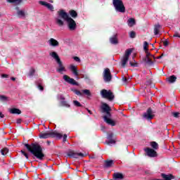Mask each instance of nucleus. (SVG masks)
<instances>
[{"label": "nucleus", "instance_id": "1", "mask_svg": "<svg viewBox=\"0 0 180 180\" xmlns=\"http://www.w3.org/2000/svg\"><path fill=\"white\" fill-rule=\"evenodd\" d=\"M25 147L27 148L29 153H31L34 157H36L38 160H43L45 155L43 153V148L38 143H32L30 145L29 143H25Z\"/></svg>", "mask_w": 180, "mask_h": 180}, {"label": "nucleus", "instance_id": "2", "mask_svg": "<svg viewBox=\"0 0 180 180\" xmlns=\"http://www.w3.org/2000/svg\"><path fill=\"white\" fill-rule=\"evenodd\" d=\"M101 113H105V115L103 116L104 122L107 123V124H110V126H116V123L113 120L110 119L112 117V108L108 103H102L101 105Z\"/></svg>", "mask_w": 180, "mask_h": 180}, {"label": "nucleus", "instance_id": "3", "mask_svg": "<svg viewBox=\"0 0 180 180\" xmlns=\"http://www.w3.org/2000/svg\"><path fill=\"white\" fill-rule=\"evenodd\" d=\"M58 15L59 18H61L63 20L67 22L69 30H75L77 29V22H75V20H74L72 18L70 17L68 13L64 10L58 11Z\"/></svg>", "mask_w": 180, "mask_h": 180}, {"label": "nucleus", "instance_id": "4", "mask_svg": "<svg viewBox=\"0 0 180 180\" xmlns=\"http://www.w3.org/2000/svg\"><path fill=\"white\" fill-rule=\"evenodd\" d=\"M62 139L63 134L60 133H57V131H54L53 130L49 131L47 132H41L39 134V139Z\"/></svg>", "mask_w": 180, "mask_h": 180}, {"label": "nucleus", "instance_id": "5", "mask_svg": "<svg viewBox=\"0 0 180 180\" xmlns=\"http://www.w3.org/2000/svg\"><path fill=\"white\" fill-rule=\"evenodd\" d=\"M49 56H51L52 58H54V60H56L57 64L58 65L59 68L57 69L58 72H63V71H65V68L63 65V62L61 61L60 56H58V54H57V52H51L49 53Z\"/></svg>", "mask_w": 180, "mask_h": 180}, {"label": "nucleus", "instance_id": "6", "mask_svg": "<svg viewBox=\"0 0 180 180\" xmlns=\"http://www.w3.org/2000/svg\"><path fill=\"white\" fill-rule=\"evenodd\" d=\"M112 5L117 12H120L121 13L126 12V7L122 0H112Z\"/></svg>", "mask_w": 180, "mask_h": 180}, {"label": "nucleus", "instance_id": "7", "mask_svg": "<svg viewBox=\"0 0 180 180\" xmlns=\"http://www.w3.org/2000/svg\"><path fill=\"white\" fill-rule=\"evenodd\" d=\"M101 95L104 99H108L110 102H112L115 99V94L112 92V90L103 89L101 91Z\"/></svg>", "mask_w": 180, "mask_h": 180}, {"label": "nucleus", "instance_id": "8", "mask_svg": "<svg viewBox=\"0 0 180 180\" xmlns=\"http://www.w3.org/2000/svg\"><path fill=\"white\" fill-rule=\"evenodd\" d=\"M103 77L105 82H110L112 81V73H110V68H107L104 69Z\"/></svg>", "mask_w": 180, "mask_h": 180}, {"label": "nucleus", "instance_id": "9", "mask_svg": "<svg viewBox=\"0 0 180 180\" xmlns=\"http://www.w3.org/2000/svg\"><path fill=\"white\" fill-rule=\"evenodd\" d=\"M68 157H70V158H78L79 157H81L82 158H84L85 157V155L82 153H77L74 150H69L67 154Z\"/></svg>", "mask_w": 180, "mask_h": 180}, {"label": "nucleus", "instance_id": "10", "mask_svg": "<svg viewBox=\"0 0 180 180\" xmlns=\"http://www.w3.org/2000/svg\"><path fill=\"white\" fill-rule=\"evenodd\" d=\"M144 151L146 153L148 157H150V158H155L158 155L157 151H155V149H153L151 148H146L144 149Z\"/></svg>", "mask_w": 180, "mask_h": 180}, {"label": "nucleus", "instance_id": "11", "mask_svg": "<svg viewBox=\"0 0 180 180\" xmlns=\"http://www.w3.org/2000/svg\"><path fill=\"white\" fill-rule=\"evenodd\" d=\"M143 116L145 119H146V120H152V119H154L153 109H151V108H148L146 112L143 113Z\"/></svg>", "mask_w": 180, "mask_h": 180}, {"label": "nucleus", "instance_id": "12", "mask_svg": "<svg viewBox=\"0 0 180 180\" xmlns=\"http://www.w3.org/2000/svg\"><path fill=\"white\" fill-rule=\"evenodd\" d=\"M63 79L65 81V82H68V84H70L71 85H76V86H78V85H79L78 84V82H77L75 81V79L70 77L67 75H63Z\"/></svg>", "mask_w": 180, "mask_h": 180}, {"label": "nucleus", "instance_id": "13", "mask_svg": "<svg viewBox=\"0 0 180 180\" xmlns=\"http://www.w3.org/2000/svg\"><path fill=\"white\" fill-rule=\"evenodd\" d=\"M39 4L40 5H42V6H46V8H47L51 12H54V7L51 4L43 1H39Z\"/></svg>", "mask_w": 180, "mask_h": 180}, {"label": "nucleus", "instance_id": "14", "mask_svg": "<svg viewBox=\"0 0 180 180\" xmlns=\"http://www.w3.org/2000/svg\"><path fill=\"white\" fill-rule=\"evenodd\" d=\"M48 43H49V46H51L52 47H58V46H60V43L58 42V41H57L54 38H51L48 41Z\"/></svg>", "mask_w": 180, "mask_h": 180}, {"label": "nucleus", "instance_id": "15", "mask_svg": "<svg viewBox=\"0 0 180 180\" xmlns=\"http://www.w3.org/2000/svg\"><path fill=\"white\" fill-rule=\"evenodd\" d=\"M110 43L111 44H119V40L117 39V35H113L112 37H110Z\"/></svg>", "mask_w": 180, "mask_h": 180}, {"label": "nucleus", "instance_id": "16", "mask_svg": "<svg viewBox=\"0 0 180 180\" xmlns=\"http://www.w3.org/2000/svg\"><path fill=\"white\" fill-rule=\"evenodd\" d=\"M112 178L115 180H119V179H123L124 176H123V174L117 172L113 174Z\"/></svg>", "mask_w": 180, "mask_h": 180}, {"label": "nucleus", "instance_id": "17", "mask_svg": "<svg viewBox=\"0 0 180 180\" xmlns=\"http://www.w3.org/2000/svg\"><path fill=\"white\" fill-rule=\"evenodd\" d=\"M70 71H72L74 75H75L76 77H78V69L77 68V66L74 65H70Z\"/></svg>", "mask_w": 180, "mask_h": 180}, {"label": "nucleus", "instance_id": "18", "mask_svg": "<svg viewBox=\"0 0 180 180\" xmlns=\"http://www.w3.org/2000/svg\"><path fill=\"white\" fill-rule=\"evenodd\" d=\"M127 61H129V58L127 56H123L121 60V64L123 68H126V64H127Z\"/></svg>", "mask_w": 180, "mask_h": 180}, {"label": "nucleus", "instance_id": "19", "mask_svg": "<svg viewBox=\"0 0 180 180\" xmlns=\"http://www.w3.org/2000/svg\"><path fill=\"white\" fill-rule=\"evenodd\" d=\"M167 81L169 82V84H174V82L176 81V77L175 75H172L167 78Z\"/></svg>", "mask_w": 180, "mask_h": 180}, {"label": "nucleus", "instance_id": "20", "mask_svg": "<svg viewBox=\"0 0 180 180\" xmlns=\"http://www.w3.org/2000/svg\"><path fill=\"white\" fill-rule=\"evenodd\" d=\"M10 113H11L12 115H20V113H22V111H20V110L18 108H11L10 110Z\"/></svg>", "mask_w": 180, "mask_h": 180}, {"label": "nucleus", "instance_id": "21", "mask_svg": "<svg viewBox=\"0 0 180 180\" xmlns=\"http://www.w3.org/2000/svg\"><path fill=\"white\" fill-rule=\"evenodd\" d=\"M8 4H15V5H21L23 2V0H7Z\"/></svg>", "mask_w": 180, "mask_h": 180}, {"label": "nucleus", "instance_id": "22", "mask_svg": "<svg viewBox=\"0 0 180 180\" xmlns=\"http://www.w3.org/2000/svg\"><path fill=\"white\" fill-rule=\"evenodd\" d=\"M69 15H70L71 18L73 19H76V18H78V13L75 11V10H70L69 11Z\"/></svg>", "mask_w": 180, "mask_h": 180}, {"label": "nucleus", "instance_id": "23", "mask_svg": "<svg viewBox=\"0 0 180 180\" xmlns=\"http://www.w3.org/2000/svg\"><path fill=\"white\" fill-rule=\"evenodd\" d=\"M161 29V25L160 24H158L155 25L154 27V34L155 36H157L160 33V30Z\"/></svg>", "mask_w": 180, "mask_h": 180}, {"label": "nucleus", "instance_id": "24", "mask_svg": "<svg viewBox=\"0 0 180 180\" xmlns=\"http://www.w3.org/2000/svg\"><path fill=\"white\" fill-rule=\"evenodd\" d=\"M115 163L113 160H105V168H110Z\"/></svg>", "mask_w": 180, "mask_h": 180}, {"label": "nucleus", "instance_id": "25", "mask_svg": "<svg viewBox=\"0 0 180 180\" xmlns=\"http://www.w3.org/2000/svg\"><path fill=\"white\" fill-rule=\"evenodd\" d=\"M127 22H128V26L131 27L134 26V25H136V20H134V18H129Z\"/></svg>", "mask_w": 180, "mask_h": 180}, {"label": "nucleus", "instance_id": "26", "mask_svg": "<svg viewBox=\"0 0 180 180\" xmlns=\"http://www.w3.org/2000/svg\"><path fill=\"white\" fill-rule=\"evenodd\" d=\"M150 146L153 148V150H158L159 148L158 144L155 141L150 142Z\"/></svg>", "mask_w": 180, "mask_h": 180}, {"label": "nucleus", "instance_id": "27", "mask_svg": "<svg viewBox=\"0 0 180 180\" xmlns=\"http://www.w3.org/2000/svg\"><path fill=\"white\" fill-rule=\"evenodd\" d=\"M132 52H133V50H131V49H128L126 50L125 54L124 56L129 58L130 55L131 54Z\"/></svg>", "mask_w": 180, "mask_h": 180}, {"label": "nucleus", "instance_id": "28", "mask_svg": "<svg viewBox=\"0 0 180 180\" xmlns=\"http://www.w3.org/2000/svg\"><path fill=\"white\" fill-rule=\"evenodd\" d=\"M145 53L146 54V57L143 58V61H146L147 60V58H150V56H153V54H151V53H150L148 51H145Z\"/></svg>", "mask_w": 180, "mask_h": 180}, {"label": "nucleus", "instance_id": "29", "mask_svg": "<svg viewBox=\"0 0 180 180\" xmlns=\"http://www.w3.org/2000/svg\"><path fill=\"white\" fill-rule=\"evenodd\" d=\"M82 94L86 95L87 96H91L92 94H91V91L89 89H83L82 90Z\"/></svg>", "mask_w": 180, "mask_h": 180}, {"label": "nucleus", "instance_id": "30", "mask_svg": "<svg viewBox=\"0 0 180 180\" xmlns=\"http://www.w3.org/2000/svg\"><path fill=\"white\" fill-rule=\"evenodd\" d=\"M17 15L18 18H25V11L21 10L20 11H18Z\"/></svg>", "mask_w": 180, "mask_h": 180}, {"label": "nucleus", "instance_id": "31", "mask_svg": "<svg viewBox=\"0 0 180 180\" xmlns=\"http://www.w3.org/2000/svg\"><path fill=\"white\" fill-rule=\"evenodd\" d=\"M144 63H146V64H148V65H153V64H154V62L153 61V60L151 59V58H148L146 59V60H143Z\"/></svg>", "mask_w": 180, "mask_h": 180}, {"label": "nucleus", "instance_id": "32", "mask_svg": "<svg viewBox=\"0 0 180 180\" xmlns=\"http://www.w3.org/2000/svg\"><path fill=\"white\" fill-rule=\"evenodd\" d=\"M56 23L58 26H64V21L60 18L56 19Z\"/></svg>", "mask_w": 180, "mask_h": 180}, {"label": "nucleus", "instance_id": "33", "mask_svg": "<svg viewBox=\"0 0 180 180\" xmlns=\"http://www.w3.org/2000/svg\"><path fill=\"white\" fill-rule=\"evenodd\" d=\"M72 91L74 92L75 95H77V96H82V92H81L79 90L72 89Z\"/></svg>", "mask_w": 180, "mask_h": 180}, {"label": "nucleus", "instance_id": "34", "mask_svg": "<svg viewBox=\"0 0 180 180\" xmlns=\"http://www.w3.org/2000/svg\"><path fill=\"white\" fill-rule=\"evenodd\" d=\"M73 105L75 106H77V108H82V106L81 103H79V101H78L77 100L73 101Z\"/></svg>", "mask_w": 180, "mask_h": 180}, {"label": "nucleus", "instance_id": "35", "mask_svg": "<svg viewBox=\"0 0 180 180\" xmlns=\"http://www.w3.org/2000/svg\"><path fill=\"white\" fill-rule=\"evenodd\" d=\"M2 155H6L8 153H9V149L8 148H4L1 150Z\"/></svg>", "mask_w": 180, "mask_h": 180}, {"label": "nucleus", "instance_id": "36", "mask_svg": "<svg viewBox=\"0 0 180 180\" xmlns=\"http://www.w3.org/2000/svg\"><path fill=\"white\" fill-rule=\"evenodd\" d=\"M60 105L65 106V108H70V104L65 101H60Z\"/></svg>", "mask_w": 180, "mask_h": 180}, {"label": "nucleus", "instance_id": "37", "mask_svg": "<svg viewBox=\"0 0 180 180\" xmlns=\"http://www.w3.org/2000/svg\"><path fill=\"white\" fill-rule=\"evenodd\" d=\"M8 101V97L4 95H0V101L1 102H6Z\"/></svg>", "mask_w": 180, "mask_h": 180}, {"label": "nucleus", "instance_id": "38", "mask_svg": "<svg viewBox=\"0 0 180 180\" xmlns=\"http://www.w3.org/2000/svg\"><path fill=\"white\" fill-rule=\"evenodd\" d=\"M143 50L144 51H148V42L146 41L143 42Z\"/></svg>", "mask_w": 180, "mask_h": 180}, {"label": "nucleus", "instance_id": "39", "mask_svg": "<svg viewBox=\"0 0 180 180\" xmlns=\"http://www.w3.org/2000/svg\"><path fill=\"white\" fill-rule=\"evenodd\" d=\"M129 37H131V39H134L136 37V32L131 31L129 33Z\"/></svg>", "mask_w": 180, "mask_h": 180}, {"label": "nucleus", "instance_id": "40", "mask_svg": "<svg viewBox=\"0 0 180 180\" xmlns=\"http://www.w3.org/2000/svg\"><path fill=\"white\" fill-rule=\"evenodd\" d=\"M21 154L22 155H25L27 160H29V155L26 152H25L24 150H21Z\"/></svg>", "mask_w": 180, "mask_h": 180}, {"label": "nucleus", "instance_id": "41", "mask_svg": "<svg viewBox=\"0 0 180 180\" xmlns=\"http://www.w3.org/2000/svg\"><path fill=\"white\" fill-rule=\"evenodd\" d=\"M122 81L123 82H124L125 84H128V82H130V79H127V77H122Z\"/></svg>", "mask_w": 180, "mask_h": 180}, {"label": "nucleus", "instance_id": "42", "mask_svg": "<svg viewBox=\"0 0 180 180\" xmlns=\"http://www.w3.org/2000/svg\"><path fill=\"white\" fill-rule=\"evenodd\" d=\"M129 64H130L131 67H139L138 63L129 62Z\"/></svg>", "mask_w": 180, "mask_h": 180}, {"label": "nucleus", "instance_id": "43", "mask_svg": "<svg viewBox=\"0 0 180 180\" xmlns=\"http://www.w3.org/2000/svg\"><path fill=\"white\" fill-rule=\"evenodd\" d=\"M73 59L75 60V61H76L77 63H81V59L77 57V56H75L73 57Z\"/></svg>", "mask_w": 180, "mask_h": 180}, {"label": "nucleus", "instance_id": "44", "mask_svg": "<svg viewBox=\"0 0 180 180\" xmlns=\"http://www.w3.org/2000/svg\"><path fill=\"white\" fill-rule=\"evenodd\" d=\"M115 143L116 141L111 139L107 142V144H115Z\"/></svg>", "mask_w": 180, "mask_h": 180}, {"label": "nucleus", "instance_id": "45", "mask_svg": "<svg viewBox=\"0 0 180 180\" xmlns=\"http://www.w3.org/2000/svg\"><path fill=\"white\" fill-rule=\"evenodd\" d=\"M179 112H172V115L174 116V117H179Z\"/></svg>", "mask_w": 180, "mask_h": 180}, {"label": "nucleus", "instance_id": "46", "mask_svg": "<svg viewBox=\"0 0 180 180\" xmlns=\"http://www.w3.org/2000/svg\"><path fill=\"white\" fill-rule=\"evenodd\" d=\"M107 139H113V133H110L108 134Z\"/></svg>", "mask_w": 180, "mask_h": 180}, {"label": "nucleus", "instance_id": "47", "mask_svg": "<svg viewBox=\"0 0 180 180\" xmlns=\"http://www.w3.org/2000/svg\"><path fill=\"white\" fill-rule=\"evenodd\" d=\"M34 72H36V70H34V69H32V70H30V77L34 75Z\"/></svg>", "mask_w": 180, "mask_h": 180}, {"label": "nucleus", "instance_id": "48", "mask_svg": "<svg viewBox=\"0 0 180 180\" xmlns=\"http://www.w3.org/2000/svg\"><path fill=\"white\" fill-rule=\"evenodd\" d=\"M38 89L39 91H44V87H43V86H41L40 84H38Z\"/></svg>", "mask_w": 180, "mask_h": 180}, {"label": "nucleus", "instance_id": "49", "mask_svg": "<svg viewBox=\"0 0 180 180\" xmlns=\"http://www.w3.org/2000/svg\"><path fill=\"white\" fill-rule=\"evenodd\" d=\"M168 44H169V43L168 42L167 40H165L163 41V45L165 46V47H167V46H168Z\"/></svg>", "mask_w": 180, "mask_h": 180}, {"label": "nucleus", "instance_id": "50", "mask_svg": "<svg viewBox=\"0 0 180 180\" xmlns=\"http://www.w3.org/2000/svg\"><path fill=\"white\" fill-rule=\"evenodd\" d=\"M1 78H9V75L6 74H2Z\"/></svg>", "mask_w": 180, "mask_h": 180}, {"label": "nucleus", "instance_id": "51", "mask_svg": "<svg viewBox=\"0 0 180 180\" xmlns=\"http://www.w3.org/2000/svg\"><path fill=\"white\" fill-rule=\"evenodd\" d=\"M173 37H179L180 39V35L178 32H175L173 35Z\"/></svg>", "mask_w": 180, "mask_h": 180}, {"label": "nucleus", "instance_id": "52", "mask_svg": "<svg viewBox=\"0 0 180 180\" xmlns=\"http://www.w3.org/2000/svg\"><path fill=\"white\" fill-rule=\"evenodd\" d=\"M164 56H165L164 53H162L160 56L156 57L155 58H156V60H160V58H162V57H164Z\"/></svg>", "mask_w": 180, "mask_h": 180}, {"label": "nucleus", "instance_id": "53", "mask_svg": "<svg viewBox=\"0 0 180 180\" xmlns=\"http://www.w3.org/2000/svg\"><path fill=\"white\" fill-rule=\"evenodd\" d=\"M67 137H68L67 134H65L63 135V142L64 143H65V141H67Z\"/></svg>", "mask_w": 180, "mask_h": 180}, {"label": "nucleus", "instance_id": "54", "mask_svg": "<svg viewBox=\"0 0 180 180\" xmlns=\"http://www.w3.org/2000/svg\"><path fill=\"white\" fill-rule=\"evenodd\" d=\"M17 123H18V124H20L22 123V119H18Z\"/></svg>", "mask_w": 180, "mask_h": 180}, {"label": "nucleus", "instance_id": "55", "mask_svg": "<svg viewBox=\"0 0 180 180\" xmlns=\"http://www.w3.org/2000/svg\"><path fill=\"white\" fill-rule=\"evenodd\" d=\"M146 85H151V79H149L146 82Z\"/></svg>", "mask_w": 180, "mask_h": 180}, {"label": "nucleus", "instance_id": "56", "mask_svg": "<svg viewBox=\"0 0 180 180\" xmlns=\"http://www.w3.org/2000/svg\"><path fill=\"white\" fill-rule=\"evenodd\" d=\"M0 117L1 119H4V117H5V115L4 114H2V112L0 111Z\"/></svg>", "mask_w": 180, "mask_h": 180}, {"label": "nucleus", "instance_id": "57", "mask_svg": "<svg viewBox=\"0 0 180 180\" xmlns=\"http://www.w3.org/2000/svg\"><path fill=\"white\" fill-rule=\"evenodd\" d=\"M15 11H17V12L21 11L22 10H20L19 7L16 6L15 8Z\"/></svg>", "mask_w": 180, "mask_h": 180}, {"label": "nucleus", "instance_id": "58", "mask_svg": "<svg viewBox=\"0 0 180 180\" xmlns=\"http://www.w3.org/2000/svg\"><path fill=\"white\" fill-rule=\"evenodd\" d=\"M86 110L89 115H92V111H91L89 109L86 108Z\"/></svg>", "mask_w": 180, "mask_h": 180}, {"label": "nucleus", "instance_id": "59", "mask_svg": "<svg viewBox=\"0 0 180 180\" xmlns=\"http://www.w3.org/2000/svg\"><path fill=\"white\" fill-rule=\"evenodd\" d=\"M150 58H154V60H155L156 58L154 55H152L150 56Z\"/></svg>", "mask_w": 180, "mask_h": 180}, {"label": "nucleus", "instance_id": "60", "mask_svg": "<svg viewBox=\"0 0 180 180\" xmlns=\"http://www.w3.org/2000/svg\"><path fill=\"white\" fill-rule=\"evenodd\" d=\"M60 99L61 101H65V98L63 96H60Z\"/></svg>", "mask_w": 180, "mask_h": 180}, {"label": "nucleus", "instance_id": "61", "mask_svg": "<svg viewBox=\"0 0 180 180\" xmlns=\"http://www.w3.org/2000/svg\"><path fill=\"white\" fill-rule=\"evenodd\" d=\"M11 81H16V78H15V77H11Z\"/></svg>", "mask_w": 180, "mask_h": 180}, {"label": "nucleus", "instance_id": "62", "mask_svg": "<svg viewBox=\"0 0 180 180\" xmlns=\"http://www.w3.org/2000/svg\"><path fill=\"white\" fill-rule=\"evenodd\" d=\"M51 143V141H47V143H48L49 145H50Z\"/></svg>", "mask_w": 180, "mask_h": 180}, {"label": "nucleus", "instance_id": "63", "mask_svg": "<svg viewBox=\"0 0 180 180\" xmlns=\"http://www.w3.org/2000/svg\"><path fill=\"white\" fill-rule=\"evenodd\" d=\"M1 16H2V15L0 13V18H1Z\"/></svg>", "mask_w": 180, "mask_h": 180}]
</instances>
